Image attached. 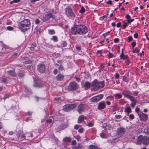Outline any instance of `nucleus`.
<instances>
[{
  "label": "nucleus",
  "instance_id": "nucleus-1",
  "mask_svg": "<svg viewBox=\"0 0 149 149\" xmlns=\"http://www.w3.org/2000/svg\"><path fill=\"white\" fill-rule=\"evenodd\" d=\"M30 27V22L28 19H24L19 23V29L22 32L27 31Z\"/></svg>",
  "mask_w": 149,
  "mask_h": 149
},
{
  "label": "nucleus",
  "instance_id": "nucleus-2",
  "mask_svg": "<svg viewBox=\"0 0 149 149\" xmlns=\"http://www.w3.org/2000/svg\"><path fill=\"white\" fill-rule=\"evenodd\" d=\"M104 86V81H98V80L96 79H95L91 84V86L95 91L103 88Z\"/></svg>",
  "mask_w": 149,
  "mask_h": 149
},
{
  "label": "nucleus",
  "instance_id": "nucleus-3",
  "mask_svg": "<svg viewBox=\"0 0 149 149\" xmlns=\"http://www.w3.org/2000/svg\"><path fill=\"white\" fill-rule=\"evenodd\" d=\"M65 14L67 17L70 19H74L75 17V15L74 13L72 8L70 6L66 8L65 9Z\"/></svg>",
  "mask_w": 149,
  "mask_h": 149
},
{
  "label": "nucleus",
  "instance_id": "nucleus-4",
  "mask_svg": "<svg viewBox=\"0 0 149 149\" xmlns=\"http://www.w3.org/2000/svg\"><path fill=\"white\" fill-rule=\"evenodd\" d=\"M77 106L75 104H67L64 106L63 107V110L65 111L68 112L72 110Z\"/></svg>",
  "mask_w": 149,
  "mask_h": 149
},
{
  "label": "nucleus",
  "instance_id": "nucleus-5",
  "mask_svg": "<svg viewBox=\"0 0 149 149\" xmlns=\"http://www.w3.org/2000/svg\"><path fill=\"white\" fill-rule=\"evenodd\" d=\"M79 88V85L75 81L70 82L68 87V90L70 91L76 90Z\"/></svg>",
  "mask_w": 149,
  "mask_h": 149
},
{
  "label": "nucleus",
  "instance_id": "nucleus-6",
  "mask_svg": "<svg viewBox=\"0 0 149 149\" xmlns=\"http://www.w3.org/2000/svg\"><path fill=\"white\" fill-rule=\"evenodd\" d=\"M37 71L40 73H44L45 71V65L43 63H40L37 66Z\"/></svg>",
  "mask_w": 149,
  "mask_h": 149
},
{
  "label": "nucleus",
  "instance_id": "nucleus-7",
  "mask_svg": "<svg viewBox=\"0 0 149 149\" xmlns=\"http://www.w3.org/2000/svg\"><path fill=\"white\" fill-rule=\"evenodd\" d=\"M79 34L80 35H83L86 33L88 29L84 25H79Z\"/></svg>",
  "mask_w": 149,
  "mask_h": 149
},
{
  "label": "nucleus",
  "instance_id": "nucleus-8",
  "mask_svg": "<svg viewBox=\"0 0 149 149\" xmlns=\"http://www.w3.org/2000/svg\"><path fill=\"white\" fill-rule=\"evenodd\" d=\"M70 33L72 35H80L79 25H76L72 28L70 29Z\"/></svg>",
  "mask_w": 149,
  "mask_h": 149
},
{
  "label": "nucleus",
  "instance_id": "nucleus-9",
  "mask_svg": "<svg viewBox=\"0 0 149 149\" xmlns=\"http://www.w3.org/2000/svg\"><path fill=\"white\" fill-rule=\"evenodd\" d=\"M104 95L103 94H99L92 97L90 99V101L91 102H97L102 99Z\"/></svg>",
  "mask_w": 149,
  "mask_h": 149
},
{
  "label": "nucleus",
  "instance_id": "nucleus-10",
  "mask_svg": "<svg viewBox=\"0 0 149 149\" xmlns=\"http://www.w3.org/2000/svg\"><path fill=\"white\" fill-rule=\"evenodd\" d=\"M138 116L139 117L140 120L146 121L148 119V116L142 112H139L138 113Z\"/></svg>",
  "mask_w": 149,
  "mask_h": 149
},
{
  "label": "nucleus",
  "instance_id": "nucleus-11",
  "mask_svg": "<svg viewBox=\"0 0 149 149\" xmlns=\"http://www.w3.org/2000/svg\"><path fill=\"white\" fill-rule=\"evenodd\" d=\"M125 129L123 127H120L117 129V134L119 137L123 136L125 132Z\"/></svg>",
  "mask_w": 149,
  "mask_h": 149
},
{
  "label": "nucleus",
  "instance_id": "nucleus-12",
  "mask_svg": "<svg viewBox=\"0 0 149 149\" xmlns=\"http://www.w3.org/2000/svg\"><path fill=\"white\" fill-rule=\"evenodd\" d=\"M81 86L82 88H85L86 89L89 88L91 86V84L88 81H82Z\"/></svg>",
  "mask_w": 149,
  "mask_h": 149
},
{
  "label": "nucleus",
  "instance_id": "nucleus-13",
  "mask_svg": "<svg viewBox=\"0 0 149 149\" xmlns=\"http://www.w3.org/2000/svg\"><path fill=\"white\" fill-rule=\"evenodd\" d=\"M85 105L83 103H81L77 107V111L79 113L81 114L85 109Z\"/></svg>",
  "mask_w": 149,
  "mask_h": 149
},
{
  "label": "nucleus",
  "instance_id": "nucleus-14",
  "mask_svg": "<svg viewBox=\"0 0 149 149\" xmlns=\"http://www.w3.org/2000/svg\"><path fill=\"white\" fill-rule=\"evenodd\" d=\"M122 94L123 95L124 97L128 98L129 96H130L132 93L131 92L128 90H124L122 92Z\"/></svg>",
  "mask_w": 149,
  "mask_h": 149
},
{
  "label": "nucleus",
  "instance_id": "nucleus-15",
  "mask_svg": "<svg viewBox=\"0 0 149 149\" xmlns=\"http://www.w3.org/2000/svg\"><path fill=\"white\" fill-rule=\"evenodd\" d=\"M106 107L105 102L104 101L100 102L98 104V109L99 110H101L104 109Z\"/></svg>",
  "mask_w": 149,
  "mask_h": 149
},
{
  "label": "nucleus",
  "instance_id": "nucleus-16",
  "mask_svg": "<svg viewBox=\"0 0 149 149\" xmlns=\"http://www.w3.org/2000/svg\"><path fill=\"white\" fill-rule=\"evenodd\" d=\"M50 18H53V16L52 14L47 13L45 15L43 18V20L46 22Z\"/></svg>",
  "mask_w": 149,
  "mask_h": 149
},
{
  "label": "nucleus",
  "instance_id": "nucleus-17",
  "mask_svg": "<svg viewBox=\"0 0 149 149\" xmlns=\"http://www.w3.org/2000/svg\"><path fill=\"white\" fill-rule=\"evenodd\" d=\"M86 119V117L84 116V115L80 116L78 117L77 122L78 123H80L83 121L84 119Z\"/></svg>",
  "mask_w": 149,
  "mask_h": 149
},
{
  "label": "nucleus",
  "instance_id": "nucleus-18",
  "mask_svg": "<svg viewBox=\"0 0 149 149\" xmlns=\"http://www.w3.org/2000/svg\"><path fill=\"white\" fill-rule=\"evenodd\" d=\"M143 136L142 135L139 136L138 138L136 144L138 145L140 144L142 142H143Z\"/></svg>",
  "mask_w": 149,
  "mask_h": 149
},
{
  "label": "nucleus",
  "instance_id": "nucleus-19",
  "mask_svg": "<svg viewBox=\"0 0 149 149\" xmlns=\"http://www.w3.org/2000/svg\"><path fill=\"white\" fill-rule=\"evenodd\" d=\"M64 76L61 74H59L56 76V79L57 81H61L64 79Z\"/></svg>",
  "mask_w": 149,
  "mask_h": 149
},
{
  "label": "nucleus",
  "instance_id": "nucleus-20",
  "mask_svg": "<svg viewBox=\"0 0 149 149\" xmlns=\"http://www.w3.org/2000/svg\"><path fill=\"white\" fill-rule=\"evenodd\" d=\"M143 143L144 144H148L149 143V137L146 136L143 137Z\"/></svg>",
  "mask_w": 149,
  "mask_h": 149
},
{
  "label": "nucleus",
  "instance_id": "nucleus-21",
  "mask_svg": "<svg viewBox=\"0 0 149 149\" xmlns=\"http://www.w3.org/2000/svg\"><path fill=\"white\" fill-rule=\"evenodd\" d=\"M113 96L115 97L116 99H118L121 98L122 95L120 93H117L113 94Z\"/></svg>",
  "mask_w": 149,
  "mask_h": 149
},
{
  "label": "nucleus",
  "instance_id": "nucleus-22",
  "mask_svg": "<svg viewBox=\"0 0 149 149\" xmlns=\"http://www.w3.org/2000/svg\"><path fill=\"white\" fill-rule=\"evenodd\" d=\"M68 126V125H67V124H64L58 127V129L59 130H61L66 128Z\"/></svg>",
  "mask_w": 149,
  "mask_h": 149
},
{
  "label": "nucleus",
  "instance_id": "nucleus-23",
  "mask_svg": "<svg viewBox=\"0 0 149 149\" xmlns=\"http://www.w3.org/2000/svg\"><path fill=\"white\" fill-rule=\"evenodd\" d=\"M34 80L35 82V84L33 85V86L34 87H42V85L40 83H38L37 82V81H35L34 79Z\"/></svg>",
  "mask_w": 149,
  "mask_h": 149
},
{
  "label": "nucleus",
  "instance_id": "nucleus-24",
  "mask_svg": "<svg viewBox=\"0 0 149 149\" xmlns=\"http://www.w3.org/2000/svg\"><path fill=\"white\" fill-rule=\"evenodd\" d=\"M7 73L11 75L13 77H15L16 76V74L14 71L13 70H10L7 71Z\"/></svg>",
  "mask_w": 149,
  "mask_h": 149
},
{
  "label": "nucleus",
  "instance_id": "nucleus-25",
  "mask_svg": "<svg viewBox=\"0 0 149 149\" xmlns=\"http://www.w3.org/2000/svg\"><path fill=\"white\" fill-rule=\"evenodd\" d=\"M82 148V146L81 144L78 143L77 146L72 147L73 149H81Z\"/></svg>",
  "mask_w": 149,
  "mask_h": 149
},
{
  "label": "nucleus",
  "instance_id": "nucleus-26",
  "mask_svg": "<svg viewBox=\"0 0 149 149\" xmlns=\"http://www.w3.org/2000/svg\"><path fill=\"white\" fill-rule=\"evenodd\" d=\"M120 59H123V60L126 59L127 58L128 56L126 55H125L123 54V53H121L120 55Z\"/></svg>",
  "mask_w": 149,
  "mask_h": 149
},
{
  "label": "nucleus",
  "instance_id": "nucleus-27",
  "mask_svg": "<svg viewBox=\"0 0 149 149\" xmlns=\"http://www.w3.org/2000/svg\"><path fill=\"white\" fill-rule=\"evenodd\" d=\"M71 139L69 137H66L64 138L63 139V142H69L71 141Z\"/></svg>",
  "mask_w": 149,
  "mask_h": 149
},
{
  "label": "nucleus",
  "instance_id": "nucleus-28",
  "mask_svg": "<svg viewBox=\"0 0 149 149\" xmlns=\"http://www.w3.org/2000/svg\"><path fill=\"white\" fill-rule=\"evenodd\" d=\"M128 97H128V98L132 101V102H137V101L134 98V97L131 95L130 96H129Z\"/></svg>",
  "mask_w": 149,
  "mask_h": 149
},
{
  "label": "nucleus",
  "instance_id": "nucleus-29",
  "mask_svg": "<svg viewBox=\"0 0 149 149\" xmlns=\"http://www.w3.org/2000/svg\"><path fill=\"white\" fill-rule=\"evenodd\" d=\"M51 40H52L54 42H57L58 41V37L56 36H53L52 38H50Z\"/></svg>",
  "mask_w": 149,
  "mask_h": 149
},
{
  "label": "nucleus",
  "instance_id": "nucleus-30",
  "mask_svg": "<svg viewBox=\"0 0 149 149\" xmlns=\"http://www.w3.org/2000/svg\"><path fill=\"white\" fill-rule=\"evenodd\" d=\"M124 111L127 113H130L132 111L130 107H127L125 109Z\"/></svg>",
  "mask_w": 149,
  "mask_h": 149
},
{
  "label": "nucleus",
  "instance_id": "nucleus-31",
  "mask_svg": "<svg viewBox=\"0 0 149 149\" xmlns=\"http://www.w3.org/2000/svg\"><path fill=\"white\" fill-rule=\"evenodd\" d=\"M0 81L1 82L5 83L7 81V79L6 78L2 77L0 78Z\"/></svg>",
  "mask_w": 149,
  "mask_h": 149
},
{
  "label": "nucleus",
  "instance_id": "nucleus-32",
  "mask_svg": "<svg viewBox=\"0 0 149 149\" xmlns=\"http://www.w3.org/2000/svg\"><path fill=\"white\" fill-rule=\"evenodd\" d=\"M48 33L50 35H53L55 33V31L54 29H49L48 30Z\"/></svg>",
  "mask_w": 149,
  "mask_h": 149
},
{
  "label": "nucleus",
  "instance_id": "nucleus-33",
  "mask_svg": "<svg viewBox=\"0 0 149 149\" xmlns=\"http://www.w3.org/2000/svg\"><path fill=\"white\" fill-rule=\"evenodd\" d=\"M89 149H98V148L96 146L93 145H91L89 146Z\"/></svg>",
  "mask_w": 149,
  "mask_h": 149
},
{
  "label": "nucleus",
  "instance_id": "nucleus-34",
  "mask_svg": "<svg viewBox=\"0 0 149 149\" xmlns=\"http://www.w3.org/2000/svg\"><path fill=\"white\" fill-rule=\"evenodd\" d=\"M128 23L127 22H125V21L123 22V29H125L128 26L127 24Z\"/></svg>",
  "mask_w": 149,
  "mask_h": 149
},
{
  "label": "nucleus",
  "instance_id": "nucleus-35",
  "mask_svg": "<svg viewBox=\"0 0 149 149\" xmlns=\"http://www.w3.org/2000/svg\"><path fill=\"white\" fill-rule=\"evenodd\" d=\"M18 136L19 137H21L22 139H24L25 136L21 132L20 133H19L18 134H17Z\"/></svg>",
  "mask_w": 149,
  "mask_h": 149
},
{
  "label": "nucleus",
  "instance_id": "nucleus-36",
  "mask_svg": "<svg viewBox=\"0 0 149 149\" xmlns=\"http://www.w3.org/2000/svg\"><path fill=\"white\" fill-rule=\"evenodd\" d=\"M100 137L102 138H106V135L103 132H102L100 134Z\"/></svg>",
  "mask_w": 149,
  "mask_h": 149
},
{
  "label": "nucleus",
  "instance_id": "nucleus-37",
  "mask_svg": "<svg viewBox=\"0 0 149 149\" xmlns=\"http://www.w3.org/2000/svg\"><path fill=\"white\" fill-rule=\"evenodd\" d=\"M125 103V101L124 99H121L119 100V103L120 104H123Z\"/></svg>",
  "mask_w": 149,
  "mask_h": 149
},
{
  "label": "nucleus",
  "instance_id": "nucleus-38",
  "mask_svg": "<svg viewBox=\"0 0 149 149\" xmlns=\"http://www.w3.org/2000/svg\"><path fill=\"white\" fill-rule=\"evenodd\" d=\"M85 12V9L84 8L83 6L81 8V9L79 11V12L81 14L84 13Z\"/></svg>",
  "mask_w": 149,
  "mask_h": 149
},
{
  "label": "nucleus",
  "instance_id": "nucleus-39",
  "mask_svg": "<svg viewBox=\"0 0 149 149\" xmlns=\"http://www.w3.org/2000/svg\"><path fill=\"white\" fill-rule=\"evenodd\" d=\"M34 97L35 98L37 102H38L39 101V99H42V100L45 99L44 98H43L39 97L36 96H35Z\"/></svg>",
  "mask_w": 149,
  "mask_h": 149
},
{
  "label": "nucleus",
  "instance_id": "nucleus-40",
  "mask_svg": "<svg viewBox=\"0 0 149 149\" xmlns=\"http://www.w3.org/2000/svg\"><path fill=\"white\" fill-rule=\"evenodd\" d=\"M24 74V73H20L18 74V76L19 78H23Z\"/></svg>",
  "mask_w": 149,
  "mask_h": 149
},
{
  "label": "nucleus",
  "instance_id": "nucleus-41",
  "mask_svg": "<svg viewBox=\"0 0 149 149\" xmlns=\"http://www.w3.org/2000/svg\"><path fill=\"white\" fill-rule=\"evenodd\" d=\"M20 0H13V1H11L10 2V4H12L13 3H17L19 2Z\"/></svg>",
  "mask_w": 149,
  "mask_h": 149
},
{
  "label": "nucleus",
  "instance_id": "nucleus-42",
  "mask_svg": "<svg viewBox=\"0 0 149 149\" xmlns=\"http://www.w3.org/2000/svg\"><path fill=\"white\" fill-rule=\"evenodd\" d=\"M53 121V119L52 118H49L48 120H46V122L48 124L51 123Z\"/></svg>",
  "mask_w": 149,
  "mask_h": 149
},
{
  "label": "nucleus",
  "instance_id": "nucleus-43",
  "mask_svg": "<svg viewBox=\"0 0 149 149\" xmlns=\"http://www.w3.org/2000/svg\"><path fill=\"white\" fill-rule=\"evenodd\" d=\"M144 132L148 135H149V127L147 129H145Z\"/></svg>",
  "mask_w": 149,
  "mask_h": 149
},
{
  "label": "nucleus",
  "instance_id": "nucleus-44",
  "mask_svg": "<svg viewBox=\"0 0 149 149\" xmlns=\"http://www.w3.org/2000/svg\"><path fill=\"white\" fill-rule=\"evenodd\" d=\"M137 102H132L130 104V105L132 108L134 107L136 104Z\"/></svg>",
  "mask_w": 149,
  "mask_h": 149
},
{
  "label": "nucleus",
  "instance_id": "nucleus-45",
  "mask_svg": "<svg viewBox=\"0 0 149 149\" xmlns=\"http://www.w3.org/2000/svg\"><path fill=\"white\" fill-rule=\"evenodd\" d=\"M67 45V43L66 41L63 42L62 43V46L63 47H65Z\"/></svg>",
  "mask_w": 149,
  "mask_h": 149
},
{
  "label": "nucleus",
  "instance_id": "nucleus-46",
  "mask_svg": "<svg viewBox=\"0 0 149 149\" xmlns=\"http://www.w3.org/2000/svg\"><path fill=\"white\" fill-rule=\"evenodd\" d=\"M107 124L104 123L102 127L104 128V130H108V128L107 127Z\"/></svg>",
  "mask_w": 149,
  "mask_h": 149
},
{
  "label": "nucleus",
  "instance_id": "nucleus-47",
  "mask_svg": "<svg viewBox=\"0 0 149 149\" xmlns=\"http://www.w3.org/2000/svg\"><path fill=\"white\" fill-rule=\"evenodd\" d=\"M123 80L125 82H127L129 80L125 76L123 77Z\"/></svg>",
  "mask_w": 149,
  "mask_h": 149
},
{
  "label": "nucleus",
  "instance_id": "nucleus-48",
  "mask_svg": "<svg viewBox=\"0 0 149 149\" xmlns=\"http://www.w3.org/2000/svg\"><path fill=\"white\" fill-rule=\"evenodd\" d=\"M7 29L9 31H12L13 30L14 28L11 26H8L7 27Z\"/></svg>",
  "mask_w": 149,
  "mask_h": 149
},
{
  "label": "nucleus",
  "instance_id": "nucleus-49",
  "mask_svg": "<svg viewBox=\"0 0 149 149\" xmlns=\"http://www.w3.org/2000/svg\"><path fill=\"white\" fill-rule=\"evenodd\" d=\"M139 52V50L137 48H136L134 51H133L132 52L134 53H138Z\"/></svg>",
  "mask_w": 149,
  "mask_h": 149
},
{
  "label": "nucleus",
  "instance_id": "nucleus-50",
  "mask_svg": "<svg viewBox=\"0 0 149 149\" xmlns=\"http://www.w3.org/2000/svg\"><path fill=\"white\" fill-rule=\"evenodd\" d=\"M58 69L59 70H60L61 71L63 70H64V68L63 66L62 65H61L59 66Z\"/></svg>",
  "mask_w": 149,
  "mask_h": 149
},
{
  "label": "nucleus",
  "instance_id": "nucleus-51",
  "mask_svg": "<svg viewBox=\"0 0 149 149\" xmlns=\"http://www.w3.org/2000/svg\"><path fill=\"white\" fill-rule=\"evenodd\" d=\"M115 117L117 119H119L122 118V116L120 115H116Z\"/></svg>",
  "mask_w": 149,
  "mask_h": 149
},
{
  "label": "nucleus",
  "instance_id": "nucleus-52",
  "mask_svg": "<svg viewBox=\"0 0 149 149\" xmlns=\"http://www.w3.org/2000/svg\"><path fill=\"white\" fill-rule=\"evenodd\" d=\"M133 40V38L132 36H129L128 37V40L129 42Z\"/></svg>",
  "mask_w": 149,
  "mask_h": 149
},
{
  "label": "nucleus",
  "instance_id": "nucleus-53",
  "mask_svg": "<svg viewBox=\"0 0 149 149\" xmlns=\"http://www.w3.org/2000/svg\"><path fill=\"white\" fill-rule=\"evenodd\" d=\"M129 117L132 120L134 119V116L132 114H130L129 115Z\"/></svg>",
  "mask_w": 149,
  "mask_h": 149
},
{
  "label": "nucleus",
  "instance_id": "nucleus-54",
  "mask_svg": "<svg viewBox=\"0 0 149 149\" xmlns=\"http://www.w3.org/2000/svg\"><path fill=\"white\" fill-rule=\"evenodd\" d=\"M136 45V43L135 42H133L131 43V45L133 48H134Z\"/></svg>",
  "mask_w": 149,
  "mask_h": 149
},
{
  "label": "nucleus",
  "instance_id": "nucleus-55",
  "mask_svg": "<svg viewBox=\"0 0 149 149\" xmlns=\"http://www.w3.org/2000/svg\"><path fill=\"white\" fill-rule=\"evenodd\" d=\"M134 19H129L127 20V23H130L132 22H133Z\"/></svg>",
  "mask_w": 149,
  "mask_h": 149
},
{
  "label": "nucleus",
  "instance_id": "nucleus-56",
  "mask_svg": "<svg viewBox=\"0 0 149 149\" xmlns=\"http://www.w3.org/2000/svg\"><path fill=\"white\" fill-rule=\"evenodd\" d=\"M58 73V70L57 69H55L53 71V73L55 74H56Z\"/></svg>",
  "mask_w": 149,
  "mask_h": 149
},
{
  "label": "nucleus",
  "instance_id": "nucleus-57",
  "mask_svg": "<svg viewBox=\"0 0 149 149\" xmlns=\"http://www.w3.org/2000/svg\"><path fill=\"white\" fill-rule=\"evenodd\" d=\"M93 124L91 122H89L88 125V126L89 127H92L93 126Z\"/></svg>",
  "mask_w": 149,
  "mask_h": 149
},
{
  "label": "nucleus",
  "instance_id": "nucleus-58",
  "mask_svg": "<svg viewBox=\"0 0 149 149\" xmlns=\"http://www.w3.org/2000/svg\"><path fill=\"white\" fill-rule=\"evenodd\" d=\"M139 93L138 92H136V91H134L133 92V93L134 95L135 96L137 95H138Z\"/></svg>",
  "mask_w": 149,
  "mask_h": 149
},
{
  "label": "nucleus",
  "instance_id": "nucleus-59",
  "mask_svg": "<svg viewBox=\"0 0 149 149\" xmlns=\"http://www.w3.org/2000/svg\"><path fill=\"white\" fill-rule=\"evenodd\" d=\"M113 56V55L110 52H109V58H112Z\"/></svg>",
  "mask_w": 149,
  "mask_h": 149
},
{
  "label": "nucleus",
  "instance_id": "nucleus-60",
  "mask_svg": "<svg viewBox=\"0 0 149 149\" xmlns=\"http://www.w3.org/2000/svg\"><path fill=\"white\" fill-rule=\"evenodd\" d=\"M106 15H104L102 17L100 18L99 19L100 20H102L104 19L105 17H106Z\"/></svg>",
  "mask_w": 149,
  "mask_h": 149
},
{
  "label": "nucleus",
  "instance_id": "nucleus-61",
  "mask_svg": "<svg viewBox=\"0 0 149 149\" xmlns=\"http://www.w3.org/2000/svg\"><path fill=\"white\" fill-rule=\"evenodd\" d=\"M79 128V125H76L74 127V128L75 130H77Z\"/></svg>",
  "mask_w": 149,
  "mask_h": 149
},
{
  "label": "nucleus",
  "instance_id": "nucleus-62",
  "mask_svg": "<svg viewBox=\"0 0 149 149\" xmlns=\"http://www.w3.org/2000/svg\"><path fill=\"white\" fill-rule=\"evenodd\" d=\"M83 130L84 129L83 128H81L78 130V132L79 133H82L83 132Z\"/></svg>",
  "mask_w": 149,
  "mask_h": 149
},
{
  "label": "nucleus",
  "instance_id": "nucleus-63",
  "mask_svg": "<svg viewBox=\"0 0 149 149\" xmlns=\"http://www.w3.org/2000/svg\"><path fill=\"white\" fill-rule=\"evenodd\" d=\"M134 36L135 38H137L138 36V34L137 33H136L135 34H134Z\"/></svg>",
  "mask_w": 149,
  "mask_h": 149
},
{
  "label": "nucleus",
  "instance_id": "nucleus-64",
  "mask_svg": "<svg viewBox=\"0 0 149 149\" xmlns=\"http://www.w3.org/2000/svg\"><path fill=\"white\" fill-rule=\"evenodd\" d=\"M76 49L78 51L80 50L81 49V47L80 46H77L76 47Z\"/></svg>",
  "mask_w": 149,
  "mask_h": 149
}]
</instances>
